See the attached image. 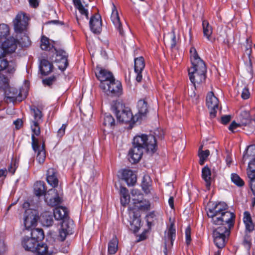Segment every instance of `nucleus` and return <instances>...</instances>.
<instances>
[{
    "mask_svg": "<svg viewBox=\"0 0 255 255\" xmlns=\"http://www.w3.org/2000/svg\"><path fill=\"white\" fill-rule=\"evenodd\" d=\"M207 214L215 225L224 226L230 231L234 226L235 215L228 211V206L225 202H219L212 208H209Z\"/></svg>",
    "mask_w": 255,
    "mask_h": 255,
    "instance_id": "nucleus-1",
    "label": "nucleus"
},
{
    "mask_svg": "<svg viewBox=\"0 0 255 255\" xmlns=\"http://www.w3.org/2000/svg\"><path fill=\"white\" fill-rule=\"evenodd\" d=\"M31 114L32 118L30 120V126L32 132L31 136L32 146L35 151H38L36 160L38 163L42 164L44 163L46 157L45 151L43 147L40 148L38 144V140L35 137V135L38 136L40 134V125L43 122V115L41 111L36 107L31 109Z\"/></svg>",
    "mask_w": 255,
    "mask_h": 255,
    "instance_id": "nucleus-2",
    "label": "nucleus"
},
{
    "mask_svg": "<svg viewBox=\"0 0 255 255\" xmlns=\"http://www.w3.org/2000/svg\"><path fill=\"white\" fill-rule=\"evenodd\" d=\"M190 54L192 66L188 69V75L191 83L196 85L205 81L207 68L204 62L199 56L195 47H191Z\"/></svg>",
    "mask_w": 255,
    "mask_h": 255,
    "instance_id": "nucleus-3",
    "label": "nucleus"
},
{
    "mask_svg": "<svg viewBox=\"0 0 255 255\" xmlns=\"http://www.w3.org/2000/svg\"><path fill=\"white\" fill-rule=\"evenodd\" d=\"M17 40L10 38L1 43L0 47V71L5 70L7 73L12 74L16 70V63L15 60L8 61L3 58L6 54L13 53L17 48Z\"/></svg>",
    "mask_w": 255,
    "mask_h": 255,
    "instance_id": "nucleus-4",
    "label": "nucleus"
},
{
    "mask_svg": "<svg viewBox=\"0 0 255 255\" xmlns=\"http://www.w3.org/2000/svg\"><path fill=\"white\" fill-rule=\"evenodd\" d=\"M111 109L120 122L135 123L138 121V118L133 116L131 110L126 107L121 100L113 101L111 104Z\"/></svg>",
    "mask_w": 255,
    "mask_h": 255,
    "instance_id": "nucleus-5",
    "label": "nucleus"
},
{
    "mask_svg": "<svg viewBox=\"0 0 255 255\" xmlns=\"http://www.w3.org/2000/svg\"><path fill=\"white\" fill-rule=\"evenodd\" d=\"M132 145L145 149L150 153H154L157 149L156 140L154 136L141 134L136 135L133 139Z\"/></svg>",
    "mask_w": 255,
    "mask_h": 255,
    "instance_id": "nucleus-6",
    "label": "nucleus"
},
{
    "mask_svg": "<svg viewBox=\"0 0 255 255\" xmlns=\"http://www.w3.org/2000/svg\"><path fill=\"white\" fill-rule=\"evenodd\" d=\"M52 55L49 54L51 60L55 63L58 68L64 71L68 65V54L65 51L62 49L54 48Z\"/></svg>",
    "mask_w": 255,
    "mask_h": 255,
    "instance_id": "nucleus-7",
    "label": "nucleus"
},
{
    "mask_svg": "<svg viewBox=\"0 0 255 255\" xmlns=\"http://www.w3.org/2000/svg\"><path fill=\"white\" fill-rule=\"evenodd\" d=\"M101 89L104 93L111 96L119 97L123 93V88L121 82L116 81L115 78L108 83H103L100 85Z\"/></svg>",
    "mask_w": 255,
    "mask_h": 255,
    "instance_id": "nucleus-8",
    "label": "nucleus"
},
{
    "mask_svg": "<svg viewBox=\"0 0 255 255\" xmlns=\"http://www.w3.org/2000/svg\"><path fill=\"white\" fill-rule=\"evenodd\" d=\"M230 231L226 229L224 226H220L215 229L213 233L214 242L219 249H222L225 246L227 238L229 236Z\"/></svg>",
    "mask_w": 255,
    "mask_h": 255,
    "instance_id": "nucleus-9",
    "label": "nucleus"
},
{
    "mask_svg": "<svg viewBox=\"0 0 255 255\" xmlns=\"http://www.w3.org/2000/svg\"><path fill=\"white\" fill-rule=\"evenodd\" d=\"M176 237V229L174 223H171L167 227V230L165 232L164 241V249L163 252L166 255L167 249L172 247L173 245V242Z\"/></svg>",
    "mask_w": 255,
    "mask_h": 255,
    "instance_id": "nucleus-10",
    "label": "nucleus"
},
{
    "mask_svg": "<svg viewBox=\"0 0 255 255\" xmlns=\"http://www.w3.org/2000/svg\"><path fill=\"white\" fill-rule=\"evenodd\" d=\"M5 94L7 99L10 101H21L26 97V92L23 89H16V88L8 87L5 91Z\"/></svg>",
    "mask_w": 255,
    "mask_h": 255,
    "instance_id": "nucleus-11",
    "label": "nucleus"
},
{
    "mask_svg": "<svg viewBox=\"0 0 255 255\" xmlns=\"http://www.w3.org/2000/svg\"><path fill=\"white\" fill-rule=\"evenodd\" d=\"M61 191H59L56 189H51L48 190L45 196V201L52 207L56 206L62 202V198L60 197Z\"/></svg>",
    "mask_w": 255,
    "mask_h": 255,
    "instance_id": "nucleus-12",
    "label": "nucleus"
},
{
    "mask_svg": "<svg viewBox=\"0 0 255 255\" xmlns=\"http://www.w3.org/2000/svg\"><path fill=\"white\" fill-rule=\"evenodd\" d=\"M38 216L36 215V211L27 209L25 211L24 217V225L27 230L31 229L36 225Z\"/></svg>",
    "mask_w": 255,
    "mask_h": 255,
    "instance_id": "nucleus-13",
    "label": "nucleus"
},
{
    "mask_svg": "<svg viewBox=\"0 0 255 255\" xmlns=\"http://www.w3.org/2000/svg\"><path fill=\"white\" fill-rule=\"evenodd\" d=\"M21 245L26 251L37 252H38L37 249L40 246L46 244L44 243L38 244L35 239H32L31 237H25L23 238Z\"/></svg>",
    "mask_w": 255,
    "mask_h": 255,
    "instance_id": "nucleus-14",
    "label": "nucleus"
},
{
    "mask_svg": "<svg viewBox=\"0 0 255 255\" xmlns=\"http://www.w3.org/2000/svg\"><path fill=\"white\" fill-rule=\"evenodd\" d=\"M219 100L215 96L213 92L208 94L206 98V105L209 109H210V116L212 118L216 116L217 109L218 108Z\"/></svg>",
    "mask_w": 255,
    "mask_h": 255,
    "instance_id": "nucleus-15",
    "label": "nucleus"
},
{
    "mask_svg": "<svg viewBox=\"0 0 255 255\" xmlns=\"http://www.w3.org/2000/svg\"><path fill=\"white\" fill-rule=\"evenodd\" d=\"M29 17H16L13 20L14 28L16 32L21 33L26 31Z\"/></svg>",
    "mask_w": 255,
    "mask_h": 255,
    "instance_id": "nucleus-16",
    "label": "nucleus"
},
{
    "mask_svg": "<svg viewBox=\"0 0 255 255\" xmlns=\"http://www.w3.org/2000/svg\"><path fill=\"white\" fill-rule=\"evenodd\" d=\"M144 67L145 62L143 57L134 58V72L136 74V80L138 82H141L142 79V72Z\"/></svg>",
    "mask_w": 255,
    "mask_h": 255,
    "instance_id": "nucleus-17",
    "label": "nucleus"
},
{
    "mask_svg": "<svg viewBox=\"0 0 255 255\" xmlns=\"http://www.w3.org/2000/svg\"><path fill=\"white\" fill-rule=\"evenodd\" d=\"M68 209L63 206H59L55 208L53 210L54 218L57 220H62V222H67L69 223Z\"/></svg>",
    "mask_w": 255,
    "mask_h": 255,
    "instance_id": "nucleus-18",
    "label": "nucleus"
},
{
    "mask_svg": "<svg viewBox=\"0 0 255 255\" xmlns=\"http://www.w3.org/2000/svg\"><path fill=\"white\" fill-rule=\"evenodd\" d=\"M142 155L143 149L133 145L128 151L129 160L132 163H137L140 160Z\"/></svg>",
    "mask_w": 255,
    "mask_h": 255,
    "instance_id": "nucleus-19",
    "label": "nucleus"
},
{
    "mask_svg": "<svg viewBox=\"0 0 255 255\" xmlns=\"http://www.w3.org/2000/svg\"><path fill=\"white\" fill-rule=\"evenodd\" d=\"M122 176L128 185H133L136 181V175L133 171L128 169H125L123 170L122 172Z\"/></svg>",
    "mask_w": 255,
    "mask_h": 255,
    "instance_id": "nucleus-20",
    "label": "nucleus"
},
{
    "mask_svg": "<svg viewBox=\"0 0 255 255\" xmlns=\"http://www.w3.org/2000/svg\"><path fill=\"white\" fill-rule=\"evenodd\" d=\"M96 75L98 80L101 82L100 85L103 83H108L109 81L114 78L112 73L105 69H100L98 72L96 73Z\"/></svg>",
    "mask_w": 255,
    "mask_h": 255,
    "instance_id": "nucleus-21",
    "label": "nucleus"
},
{
    "mask_svg": "<svg viewBox=\"0 0 255 255\" xmlns=\"http://www.w3.org/2000/svg\"><path fill=\"white\" fill-rule=\"evenodd\" d=\"M138 112L134 116L138 118V121L146 116L148 112L147 102L144 100H139L137 103Z\"/></svg>",
    "mask_w": 255,
    "mask_h": 255,
    "instance_id": "nucleus-22",
    "label": "nucleus"
},
{
    "mask_svg": "<svg viewBox=\"0 0 255 255\" xmlns=\"http://www.w3.org/2000/svg\"><path fill=\"white\" fill-rule=\"evenodd\" d=\"M57 174V171L54 168H49L47 171L46 180L48 183L54 188L57 187L58 184Z\"/></svg>",
    "mask_w": 255,
    "mask_h": 255,
    "instance_id": "nucleus-23",
    "label": "nucleus"
},
{
    "mask_svg": "<svg viewBox=\"0 0 255 255\" xmlns=\"http://www.w3.org/2000/svg\"><path fill=\"white\" fill-rule=\"evenodd\" d=\"M89 24L90 28L94 33H99L102 29L101 17H91Z\"/></svg>",
    "mask_w": 255,
    "mask_h": 255,
    "instance_id": "nucleus-24",
    "label": "nucleus"
},
{
    "mask_svg": "<svg viewBox=\"0 0 255 255\" xmlns=\"http://www.w3.org/2000/svg\"><path fill=\"white\" fill-rule=\"evenodd\" d=\"M53 68L51 63L46 59L41 60L39 65V69L41 74L43 75L49 74L52 70Z\"/></svg>",
    "mask_w": 255,
    "mask_h": 255,
    "instance_id": "nucleus-25",
    "label": "nucleus"
},
{
    "mask_svg": "<svg viewBox=\"0 0 255 255\" xmlns=\"http://www.w3.org/2000/svg\"><path fill=\"white\" fill-rule=\"evenodd\" d=\"M243 222L245 225L246 231L249 232H252L255 228L251 214L248 211L244 213Z\"/></svg>",
    "mask_w": 255,
    "mask_h": 255,
    "instance_id": "nucleus-26",
    "label": "nucleus"
},
{
    "mask_svg": "<svg viewBox=\"0 0 255 255\" xmlns=\"http://www.w3.org/2000/svg\"><path fill=\"white\" fill-rule=\"evenodd\" d=\"M34 192L36 196L40 197L43 195L45 196L46 188L45 184L43 181H37L34 185Z\"/></svg>",
    "mask_w": 255,
    "mask_h": 255,
    "instance_id": "nucleus-27",
    "label": "nucleus"
},
{
    "mask_svg": "<svg viewBox=\"0 0 255 255\" xmlns=\"http://www.w3.org/2000/svg\"><path fill=\"white\" fill-rule=\"evenodd\" d=\"M118 240L116 236L110 241L108 245V255H113L115 254L118 250Z\"/></svg>",
    "mask_w": 255,
    "mask_h": 255,
    "instance_id": "nucleus-28",
    "label": "nucleus"
},
{
    "mask_svg": "<svg viewBox=\"0 0 255 255\" xmlns=\"http://www.w3.org/2000/svg\"><path fill=\"white\" fill-rule=\"evenodd\" d=\"M202 177L206 183V186L208 189L210 188L211 184V172L209 168L205 166L202 170Z\"/></svg>",
    "mask_w": 255,
    "mask_h": 255,
    "instance_id": "nucleus-29",
    "label": "nucleus"
},
{
    "mask_svg": "<svg viewBox=\"0 0 255 255\" xmlns=\"http://www.w3.org/2000/svg\"><path fill=\"white\" fill-rule=\"evenodd\" d=\"M69 223L67 222H62L61 227L59 230V239L61 241H63L66 239L67 235L69 232V228H70L68 225Z\"/></svg>",
    "mask_w": 255,
    "mask_h": 255,
    "instance_id": "nucleus-30",
    "label": "nucleus"
},
{
    "mask_svg": "<svg viewBox=\"0 0 255 255\" xmlns=\"http://www.w3.org/2000/svg\"><path fill=\"white\" fill-rule=\"evenodd\" d=\"M40 220L42 224L46 227H49L53 223L52 215L49 212L42 213L40 217Z\"/></svg>",
    "mask_w": 255,
    "mask_h": 255,
    "instance_id": "nucleus-31",
    "label": "nucleus"
},
{
    "mask_svg": "<svg viewBox=\"0 0 255 255\" xmlns=\"http://www.w3.org/2000/svg\"><path fill=\"white\" fill-rule=\"evenodd\" d=\"M120 194L121 204L123 206H126L129 203L130 201L128 191L126 187H121L120 189Z\"/></svg>",
    "mask_w": 255,
    "mask_h": 255,
    "instance_id": "nucleus-32",
    "label": "nucleus"
},
{
    "mask_svg": "<svg viewBox=\"0 0 255 255\" xmlns=\"http://www.w3.org/2000/svg\"><path fill=\"white\" fill-rule=\"evenodd\" d=\"M40 47L42 50L49 51V54L53 52L54 48H56L55 46L50 44L49 39L45 36L41 37Z\"/></svg>",
    "mask_w": 255,
    "mask_h": 255,
    "instance_id": "nucleus-33",
    "label": "nucleus"
},
{
    "mask_svg": "<svg viewBox=\"0 0 255 255\" xmlns=\"http://www.w3.org/2000/svg\"><path fill=\"white\" fill-rule=\"evenodd\" d=\"M9 33V27L7 25L5 24H0V43H3L5 41L7 40L8 38H6ZM10 38H13V37H10Z\"/></svg>",
    "mask_w": 255,
    "mask_h": 255,
    "instance_id": "nucleus-34",
    "label": "nucleus"
},
{
    "mask_svg": "<svg viewBox=\"0 0 255 255\" xmlns=\"http://www.w3.org/2000/svg\"><path fill=\"white\" fill-rule=\"evenodd\" d=\"M73 4L76 9H78L80 13L84 16H88V10L84 6L81 0H73Z\"/></svg>",
    "mask_w": 255,
    "mask_h": 255,
    "instance_id": "nucleus-35",
    "label": "nucleus"
},
{
    "mask_svg": "<svg viewBox=\"0 0 255 255\" xmlns=\"http://www.w3.org/2000/svg\"><path fill=\"white\" fill-rule=\"evenodd\" d=\"M30 237L35 239L38 243L39 241L42 240L44 238L43 230L38 228L31 229Z\"/></svg>",
    "mask_w": 255,
    "mask_h": 255,
    "instance_id": "nucleus-36",
    "label": "nucleus"
},
{
    "mask_svg": "<svg viewBox=\"0 0 255 255\" xmlns=\"http://www.w3.org/2000/svg\"><path fill=\"white\" fill-rule=\"evenodd\" d=\"M202 26L204 36L208 40H210V37L213 32L212 26L209 24V22L206 20H202Z\"/></svg>",
    "mask_w": 255,
    "mask_h": 255,
    "instance_id": "nucleus-37",
    "label": "nucleus"
},
{
    "mask_svg": "<svg viewBox=\"0 0 255 255\" xmlns=\"http://www.w3.org/2000/svg\"><path fill=\"white\" fill-rule=\"evenodd\" d=\"M169 41L171 48H174L177 43V39L175 35L174 29H172L170 32L168 33L164 36V39Z\"/></svg>",
    "mask_w": 255,
    "mask_h": 255,
    "instance_id": "nucleus-38",
    "label": "nucleus"
},
{
    "mask_svg": "<svg viewBox=\"0 0 255 255\" xmlns=\"http://www.w3.org/2000/svg\"><path fill=\"white\" fill-rule=\"evenodd\" d=\"M111 19L114 25L119 30L120 34L122 36H124V32L122 27L123 21L121 19L120 17H111Z\"/></svg>",
    "mask_w": 255,
    "mask_h": 255,
    "instance_id": "nucleus-39",
    "label": "nucleus"
},
{
    "mask_svg": "<svg viewBox=\"0 0 255 255\" xmlns=\"http://www.w3.org/2000/svg\"><path fill=\"white\" fill-rule=\"evenodd\" d=\"M131 194L132 197V200L134 205L136 204L137 202H140L143 199L142 194L137 189H133L131 191Z\"/></svg>",
    "mask_w": 255,
    "mask_h": 255,
    "instance_id": "nucleus-40",
    "label": "nucleus"
},
{
    "mask_svg": "<svg viewBox=\"0 0 255 255\" xmlns=\"http://www.w3.org/2000/svg\"><path fill=\"white\" fill-rule=\"evenodd\" d=\"M38 252L36 253L38 255H53V251L49 249L47 245H43L40 246L38 249Z\"/></svg>",
    "mask_w": 255,
    "mask_h": 255,
    "instance_id": "nucleus-41",
    "label": "nucleus"
},
{
    "mask_svg": "<svg viewBox=\"0 0 255 255\" xmlns=\"http://www.w3.org/2000/svg\"><path fill=\"white\" fill-rule=\"evenodd\" d=\"M203 145H201L199 148V156L200 158L199 163L201 165L204 164L205 160L209 155L210 151L209 150L203 151L202 150Z\"/></svg>",
    "mask_w": 255,
    "mask_h": 255,
    "instance_id": "nucleus-42",
    "label": "nucleus"
},
{
    "mask_svg": "<svg viewBox=\"0 0 255 255\" xmlns=\"http://www.w3.org/2000/svg\"><path fill=\"white\" fill-rule=\"evenodd\" d=\"M134 206L140 210L146 211L150 209V204L148 201L143 199L141 201L137 202Z\"/></svg>",
    "mask_w": 255,
    "mask_h": 255,
    "instance_id": "nucleus-43",
    "label": "nucleus"
},
{
    "mask_svg": "<svg viewBox=\"0 0 255 255\" xmlns=\"http://www.w3.org/2000/svg\"><path fill=\"white\" fill-rule=\"evenodd\" d=\"M149 179V177L147 175H145L143 177L141 186L143 190L146 194L149 193L150 190V184L148 182Z\"/></svg>",
    "mask_w": 255,
    "mask_h": 255,
    "instance_id": "nucleus-44",
    "label": "nucleus"
},
{
    "mask_svg": "<svg viewBox=\"0 0 255 255\" xmlns=\"http://www.w3.org/2000/svg\"><path fill=\"white\" fill-rule=\"evenodd\" d=\"M103 124L108 127H112L115 125V120L109 114H105L104 117Z\"/></svg>",
    "mask_w": 255,
    "mask_h": 255,
    "instance_id": "nucleus-45",
    "label": "nucleus"
},
{
    "mask_svg": "<svg viewBox=\"0 0 255 255\" xmlns=\"http://www.w3.org/2000/svg\"><path fill=\"white\" fill-rule=\"evenodd\" d=\"M9 80L3 74L0 73V89L4 91L9 87Z\"/></svg>",
    "mask_w": 255,
    "mask_h": 255,
    "instance_id": "nucleus-46",
    "label": "nucleus"
},
{
    "mask_svg": "<svg viewBox=\"0 0 255 255\" xmlns=\"http://www.w3.org/2000/svg\"><path fill=\"white\" fill-rule=\"evenodd\" d=\"M248 175L251 180L255 179V164L253 162H250L248 165Z\"/></svg>",
    "mask_w": 255,
    "mask_h": 255,
    "instance_id": "nucleus-47",
    "label": "nucleus"
},
{
    "mask_svg": "<svg viewBox=\"0 0 255 255\" xmlns=\"http://www.w3.org/2000/svg\"><path fill=\"white\" fill-rule=\"evenodd\" d=\"M232 181L237 186L242 187L244 185V181L240 178V177L236 173L231 174Z\"/></svg>",
    "mask_w": 255,
    "mask_h": 255,
    "instance_id": "nucleus-48",
    "label": "nucleus"
},
{
    "mask_svg": "<svg viewBox=\"0 0 255 255\" xmlns=\"http://www.w3.org/2000/svg\"><path fill=\"white\" fill-rule=\"evenodd\" d=\"M196 89V85H193V87L190 90V91H188V94L190 97V100L192 102L197 104L198 102V96L196 95V94L195 92V90Z\"/></svg>",
    "mask_w": 255,
    "mask_h": 255,
    "instance_id": "nucleus-49",
    "label": "nucleus"
},
{
    "mask_svg": "<svg viewBox=\"0 0 255 255\" xmlns=\"http://www.w3.org/2000/svg\"><path fill=\"white\" fill-rule=\"evenodd\" d=\"M20 43L23 47H27L31 44V41L28 34L24 33L23 36L21 38Z\"/></svg>",
    "mask_w": 255,
    "mask_h": 255,
    "instance_id": "nucleus-50",
    "label": "nucleus"
},
{
    "mask_svg": "<svg viewBox=\"0 0 255 255\" xmlns=\"http://www.w3.org/2000/svg\"><path fill=\"white\" fill-rule=\"evenodd\" d=\"M130 225L131 226L134 225V228H133L134 231L137 232L140 227V219L133 215V219L132 221L130 222Z\"/></svg>",
    "mask_w": 255,
    "mask_h": 255,
    "instance_id": "nucleus-51",
    "label": "nucleus"
},
{
    "mask_svg": "<svg viewBox=\"0 0 255 255\" xmlns=\"http://www.w3.org/2000/svg\"><path fill=\"white\" fill-rule=\"evenodd\" d=\"M67 124H64L62 125L61 128L58 129L57 132V136L59 138L62 137L65 133V130L67 128Z\"/></svg>",
    "mask_w": 255,
    "mask_h": 255,
    "instance_id": "nucleus-52",
    "label": "nucleus"
},
{
    "mask_svg": "<svg viewBox=\"0 0 255 255\" xmlns=\"http://www.w3.org/2000/svg\"><path fill=\"white\" fill-rule=\"evenodd\" d=\"M56 81V77L54 76L47 78L42 80L44 85L50 86Z\"/></svg>",
    "mask_w": 255,
    "mask_h": 255,
    "instance_id": "nucleus-53",
    "label": "nucleus"
},
{
    "mask_svg": "<svg viewBox=\"0 0 255 255\" xmlns=\"http://www.w3.org/2000/svg\"><path fill=\"white\" fill-rule=\"evenodd\" d=\"M191 228L189 226L186 228L185 230V238H186V243L187 245H189L191 241Z\"/></svg>",
    "mask_w": 255,
    "mask_h": 255,
    "instance_id": "nucleus-54",
    "label": "nucleus"
},
{
    "mask_svg": "<svg viewBox=\"0 0 255 255\" xmlns=\"http://www.w3.org/2000/svg\"><path fill=\"white\" fill-rule=\"evenodd\" d=\"M242 98L244 99H248L250 96V93L248 88L245 87L241 95Z\"/></svg>",
    "mask_w": 255,
    "mask_h": 255,
    "instance_id": "nucleus-55",
    "label": "nucleus"
},
{
    "mask_svg": "<svg viewBox=\"0 0 255 255\" xmlns=\"http://www.w3.org/2000/svg\"><path fill=\"white\" fill-rule=\"evenodd\" d=\"M231 117L229 115H226L221 118V123L223 124H227L231 120Z\"/></svg>",
    "mask_w": 255,
    "mask_h": 255,
    "instance_id": "nucleus-56",
    "label": "nucleus"
},
{
    "mask_svg": "<svg viewBox=\"0 0 255 255\" xmlns=\"http://www.w3.org/2000/svg\"><path fill=\"white\" fill-rule=\"evenodd\" d=\"M239 126V125L237 124L236 122H233L230 125L229 127V129L231 130L232 132H234L235 129L237 128Z\"/></svg>",
    "mask_w": 255,
    "mask_h": 255,
    "instance_id": "nucleus-57",
    "label": "nucleus"
},
{
    "mask_svg": "<svg viewBox=\"0 0 255 255\" xmlns=\"http://www.w3.org/2000/svg\"><path fill=\"white\" fill-rule=\"evenodd\" d=\"M6 250V247L4 242L2 240H0V254L4 252Z\"/></svg>",
    "mask_w": 255,
    "mask_h": 255,
    "instance_id": "nucleus-58",
    "label": "nucleus"
},
{
    "mask_svg": "<svg viewBox=\"0 0 255 255\" xmlns=\"http://www.w3.org/2000/svg\"><path fill=\"white\" fill-rule=\"evenodd\" d=\"M112 10V13L111 16H119L118 11L116 7V6L113 4L111 8Z\"/></svg>",
    "mask_w": 255,
    "mask_h": 255,
    "instance_id": "nucleus-59",
    "label": "nucleus"
},
{
    "mask_svg": "<svg viewBox=\"0 0 255 255\" xmlns=\"http://www.w3.org/2000/svg\"><path fill=\"white\" fill-rule=\"evenodd\" d=\"M29 3L30 5L33 8H36L39 5L38 0H29Z\"/></svg>",
    "mask_w": 255,
    "mask_h": 255,
    "instance_id": "nucleus-60",
    "label": "nucleus"
},
{
    "mask_svg": "<svg viewBox=\"0 0 255 255\" xmlns=\"http://www.w3.org/2000/svg\"><path fill=\"white\" fill-rule=\"evenodd\" d=\"M16 129H19L22 125V121L20 119H17L13 122Z\"/></svg>",
    "mask_w": 255,
    "mask_h": 255,
    "instance_id": "nucleus-61",
    "label": "nucleus"
},
{
    "mask_svg": "<svg viewBox=\"0 0 255 255\" xmlns=\"http://www.w3.org/2000/svg\"><path fill=\"white\" fill-rule=\"evenodd\" d=\"M46 24H63V22L61 21L58 20H53L49 21L47 22H46Z\"/></svg>",
    "mask_w": 255,
    "mask_h": 255,
    "instance_id": "nucleus-62",
    "label": "nucleus"
},
{
    "mask_svg": "<svg viewBox=\"0 0 255 255\" xmlns=\"http://www.w3.org/2000/svg\"><path fill=\"white\" fill-rule=\"evenodd\" d=\"M156 217V213L155 212H150L147 215V220H148L149 219H154Z\"/></svg>",
    "mask_w": 255,
    "mask_h": 255,
    "instance_id": "nucleus-63",
    "label": "nucleus"
},
{
    "mask_svg": "<svg viewBox=\"0 0 255 255\" xmlns=\"http://www.w3.org/2000/svg\"><path fill=\"white\" fill-rule=\"evenodd\" d=\"M168 204L169 206L172 208H174V198L172 197H170L168 200Z\"/></svg>",
    "mask_w": 255,
    "mask_h": 255,
    "instance_id": "nucleus-64",
    "label": "nucleus"
}]
</instances>
